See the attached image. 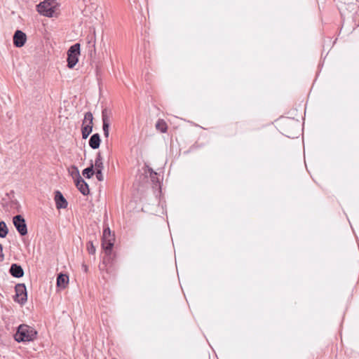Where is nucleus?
<instances>
[{
	"label": "nucleus",
	"mask_w": 359,
	"mask_h": 359,
	"mask_svg": "<svg viewBox=\"0 0 359 359\" xmlns=\"http://www.w3.org/2000/svg\"><path fill=\"white\" fill-rule=\"evenodd\" d=\"M37 335V332L31 326L25 324L20 325L14 335L18 342H27L34 341Z\"/></svg>",
	"instance_id": "obj_1"
},
{
	"label": "nucleus",
	"mask_w": 359,
	"mask_h": 359,
	"mask_svg": "<svg viewBox=\"0 0 359 359\" xmlns=\"http://www.w3.org/2000/svg\"><path fill=\"white\" fill-rule=\"evenodd\" d=\"M59 4L56 0H44L37 5V11L42 15L53 18L57 15Z\"/></svg>",
	"instance_id": "obj_2"
},
{
	"label": "nucleus",
	"mask_w": 359,
	"mask_h": 359,
	"mask_svg": "<svg viewBox=\"0 0 359 359\" xmlns=\"http://www.w3.org/2000/svg\"><path fill=\"white\" fill-rule=\"evenodd\" d=\"M80 55V44L75 43L67 51V66L69 68H73L79 60Z\"/></svg>",
	"instance_id": "obj_3"
},
{
	"label": "nucleus",
	"mask_w": 359,
	"mask_h": 359,
	"mask_svg": "<svg viewBox=\"0 0 359 359\" xmlns=\"http://www.w3.org/2000/svg\"><path fill=\"white\" fill-rule=\"evenodd\" d=\"M72 169L74 170L77 179L76 180V186L81 193L83 195H88L89 194V189L88 184L80 176L78 168L76 166H72Z\"/></svg>",
	"instance_id": "obj_4"
},
{
	"label": "nucleus",
	"mask_w": 359,
	"mask_h": 359,
	"mask_svg": "<svg viewBox=\"0 0 359 359\" xmlns=\"http://www.w3.org/2000/svg\"><path fill=\"white\" fill-rule=\"evenodd\" d=\"M13 224L21 236L27 233V224L25 219L21 215H16L13 219Z\"/></svg>",
	"instance_id": "obj_5"
},
{
	"label": "nucleus",
	"mask_w": 359,
	"mask_h": 359,
	"mask_svg": "<svg viewBox=\"0 0 359 359\" xmlns=\"http://www.w3.org/2000/svg\"><path fill=\"white\" fill-rule=\"evenodd\" d=\"M15 299L18 303L23 304L27 301V290L24 284H18L15 286Z\"/></svg>",
	"instance_id": "obj_6"
},
{
	"label": "nucleus",
	"mask_w": 359,
	"mask_h": 359,
	"mask_svg": "<svg viewBox=\"0 0 359 359\" xmlns=\"http://www.w3.org/2000/svg\"><path fill=\"white\" fill-rule=\"evenodd\" d=\"M27 41L25 33L21 30H17L13 35V44L18 47H22Z\"/></svg>",
	"instance_id": "obj_7"
},
{
	"label": "nucleus",
	"mask_w": 359,
	"mask_h": 359,
	"mask_svg": "<svg viewBox=\"0 0 359 359\" xmlns=\"http://www.w3.org/2000/svg\"><path fill=\"white\" fill-rule=\"evenodd\" d=\"M110 113L107 109H104L102 111V128L104 131V135L106 137L109 136V123H110Z\"/></svg>",
	"instance_id": "obj_8"
},
{
	"label": "nucleus",
	"mask_w": 359,
	"mask_h": 359,
	"mask_svg": "<svg viewBox=\"0 0 359 359\" xmlns=\"http://www.w3.org/2000/svg\"><path fill=\"white\" fill-rule=\"evenodd\" d=\"M55 201L57 209L66 208L68 203L60 191L55 192Z\"/></svg>",
	"instance_id": "obj_9"
},
{
	"label": "nucleus",
	"mask_w": 359,
	"mask_h": 359,
	"mask_svg": "<svg viewBox=\"0 0 359 359\" xmlns=\"http://www.w3.org/2000/svg\"><path fill=\"white\" fill-rule=\"evenodd\" d=\"M11 274L15 278H21L24 275L22 268L16 264H13L10 268Z\"/></svg>",
	"instance_id": "obj_10"
},
{
	"label": "nucleus",
	"mask_w": 359,
	"mask_h": 359,
	"mask_svg": "<svg viewBox=\"0 0 359 359\" xmlns=\"http://www.w3.org/2000/svg\"><path fill=\"white\" fill-rule=\"evenodd\" d=\"M69 283V277L65 274H60L57 278V285L60 288H65Z\"/></svg>",
	"instance_id": "obj_11"
},
{
	"label": "nucleus",
	"mask_w": 359,
	"mask_h": 359,
	"mask_svg": "<svg viewBox=\"0 0 359 359\" xmlns=\"http://www.w3.org/2000/svg\"><path fill=\"white\" fill-rule=\"evenodd\" d=\"M100 144V137L99 134L96 133L93 135L89 140V145L92 149H97L99 148Z\"/></svg>",
	"instance_id": "obj_12"
},
{
	"label": "nucleus",
	"mask_w": 359,
	"mask_h": 359,
	"mask_svg": "<svg viewBox=\"0 0 359 359\" xmlns=\"http://www.w3.org/2000/svg\"><path fill=\"white\" fill-rule=\"evenodd\" d=\"M93 168H95V170H102L104 169V163L100 153L97 154L95 163L93 164Z\"/></svg>",
	"instance_id": "obj_13"
},
{
	"label": "nucleus",
	"mask_w": 359,
	"mask_h": 359,
	"mask_svg": "<svg viewBox=\"0 0 359 359\" xmlns=\"http://www.w3.org/2000/svg\"><path fill=\"white\" fill-rule=\"evenodd\" d=\"M93 130V125L82 124V137L86 139L91 133Z\"/></svg>",
	"instance_id": "obj_14"
},
{
	"label": "nucleus",
	"mask_w": 359,
	"mask_h": 359,
	"mask_svg": "<svg viewBox=\"0 0 359 359\" xmlns=\"http://www.w3.org/2000/svg\"><path fill=\"white\" fill-rule=\"evenodd\" d=\"M114 236L111 234L109 227H107L103 231L102 241H114Z\"/></svg>",
	"instance_id": "obj_15"
},
{
	"label": "nucleus",
	"mask_w": 359,
	"mask_h": 359,
	"mask_svg": "<svg viewBox=\"0 0 359 359\" xmlns=\"http://www.w3.org/2000/svg\"><path fill=\"white\" fill-rule=\"evenodd\" d=\"M156 128L161 133H165L167 131L168 126L165 121L159 119L156 124Z\"/></svg>",
	"instance_id": "obj_16"
},
{
	"label": "nucleus",
	"mask_w": 359,
	"mask_h": 359,
	"mask_svg": "<svg viewBox=\"0 0 359 359\" xmlns=\"http://www.w3.org/2000/svg\"><path fill=\"white\" fill-rule=\"evenodd\" d=\"M8 233V229L6 223L3 221L0 222V237L5 238Z\"/></svg>",
	"instance_id": "obj_17"
},
{
	"label": "nucleus",
	"mask_w": 359,
	"mask_h": 359,
	"mask_svg": "<svg viewBox=\"0 0 359 359\" xmlns=\"http://www.w3.org/2000/svg\"><path fill=\"white\" fill-rule=\"evenodd\" d=\"M94 174L93 164L83 170V175L86 178H90Z\"/></svg>",
	"instance_id": "obj_18"
},
{
	"label": "nucleus",
	"mask_w": 359,
	"mask_h": 359,
	"mask_svg": "<svg viewBox=\"0 0 359 359\" xmlns=\"http://www.w3.org/2000/svg\"><path fill=\"white\" fill-rule=\"evenodd\" d=\"M93 116L91 112H87L85 114L83 124L93 125Z\"/></svg>",
	"instance_id": "obj_19"
},
{
	"label": "nucleus",
	"mask_w": 359,
	"mask_h": 359,
	"mask_svg": "<svg viewBox=\"0 0 359 359\" xmlns=\"http://www.w3.org/2000/svg\"><path fill=\"white\" fill-rule=\"evenodd\" d=\"M102 248L105 250V251L110 252L111 250V248L114 245V241H102Z\"/></svg>",
	"instance_id": "obj_20"
},
{
	"label": "nucleus",
	"mask_w": 359,
	"mask_h": 359,
	"mask_svg": "<svg viewBox=\"0 0 359 359\" xmlns=\"http://www.w3.org/2000/svg\"><path fill=\"white\" fill-rule=\"evenodd\" d=\"M87 250L89 254L94 255L96 252V248L92 241H89L87 244Z\"/></svg>",
	"instance_id": "obj_21"
},
{
	"label": "nucleus",
	"mask_w": 359,
	"mask_h": 359,
	"mask_svg": "<svg viewBox=\"0 0 359 359\" xmlns=\"http://www.w3.org/2000/svg\"><path fill=\"white\" fill-rule=\"evenodd\" d=\"M96 174V178L98 181H103L104 180V176L102 174V170H95Z\"/></svg>",
	"instance_id": "obj_22"
},
{
	"label": "nucleus",
	"mask_w": 359,
	"mask_h": 359,
	"mask_svg": "<svg viewBox=\"0 0 359 359\" xmlns=\"http://www.w3.org/2000/svg\"><path fill=\"white\" fill-rule=\"evenodd\" d=\"M4 260V255L3 253V247L1 244H0V262H3Z\"/></svg>",
	"instance_id": "obj_23"
},
{
	"label": "nucleus",
	"mask_w": 359,
	"mask_h": 359,
	"mask_svg": "<svg viewBox=\"0 0 359 359\" xmlns=\"http://www.w3.org/2000/svg\"><path fill=\"white\" fill-rule=\"evenodd\" d=\"M83 268L86 272L88 271V266L86 265L83 264Z\"/></svg>",
	"instance_id": "obj_24"
}]
</instances>
